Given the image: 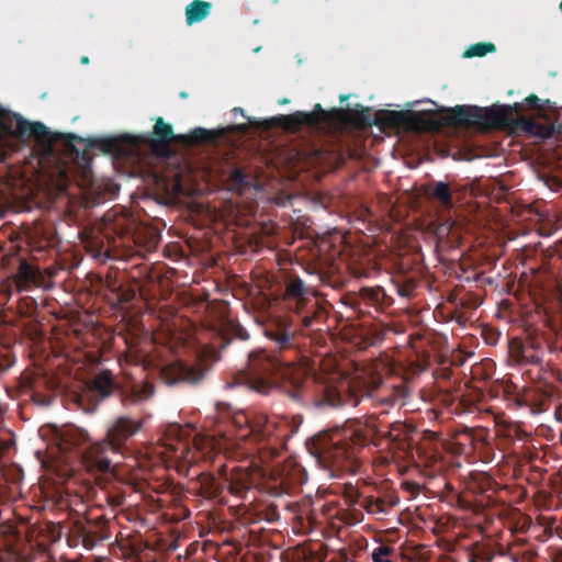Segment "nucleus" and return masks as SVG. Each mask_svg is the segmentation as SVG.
<instances>
[{
  "instance_id": "1",
  "label": "nucleus",
  "mask_w": 562,
  "mask_h": 562,
  "mask_svg": "<svg viewBox=\"0 0 562 562\" xmlns=\"http://www.w3.org/2000/svg\"><path fill=\"white\" fill-rule=\"evenodd\" d=\"M32 132V126L25 122H11L8 127L0 132V143L9 150H15L25 136L31 135Z\"/></svg>"
},
{
  "instance_id": "2",
  "label": "nucleus",
  "mask_w": 562,
  "mask_h": 562,
  "mask_svg": "<svg viewBox=\"0 0 562 562\" xmlns=\"http://www.w3.org/2000/svg\"><path fill=\"white\" fill-rule=\"evenodd\" d=\"M202 375L203 372L200 369L190 368L181 362L173 363L162 370V379L169 384L181 380L196 382Z\"/></svg>"
},
{
  "instance_id": "3",
  "label": "nucleus",
  "mask_w": 562,
  "mask_h": 562,
  "mask_svg": "<svg viewBox=\"0 0 562 562\" xmlns=\"http://www.w3.org/2000/svg\"><path fill=\"white\" fill-rule=\"evenodd\" d=\"M139 426L128 419L120 418L109 430L108 441L112 449H116L125 439L135 434Z\"/></svg>"
},
{
  "instance_id": "4",
  "label": "nucleus",
  "mask_w": 562,
  "mask_h": 562,
  "mask_svg": "<svg viewBox=\"0 0 562 562\" xmlns=\"http://www.w3.org/2000/svg\"><path fill=\"white\" fill-rule=\"evenodd\" d=\"M210 3L195 0L187 7L186 18L188 24H193L205 19L210 13Z\"/></svg>"
},
{
  "instance_id": "5",
  "label": "nucleus",
  "mask_w": 562,
  "mask_h": 562,
  "mask_svg": "<svg viewBox=\"0 0 562 562\" xmlns=\"http://www.w3.org/2000/svg\"><path fill=\"white\" fill-rule=\"evenodd\" d=\"M111 378L106 373L99 374L92 384V391L98 392L102 397L111 392Z\"/></svg>"
},
{
  "instance_id": "6",
  "label": "nucleus",
  "mask_w": 562,
  "mask_h": 562,
  "mask_svg": "<svg viewBox=\"0 0 562 562\" xmlns=\"http://www.w3.org/2000/svg\"><path fill=\"white\" fill-rule=\"evenodd\" d=\"M154 133L161 143H169L173 139L171 126L165 123L162 119L157 120Z\"/></svg>"
},
{
  "instance_id": "7",
  "label": "nucleus",
  "mask_w": 562,
  "mask_h": 562,
  "mask_svg": "<svg viewBox=\"0 0 562 562\" xmlns=\"http://www.w3.org/2000/svg\"><path fill=\"white\" fill-rule=\"evenodd\" d=\"M36 270L34 267L23 262L20 266L18 282L20 286H26L29 283L35 280Z\"/></svg>"
},
{
  "instance_id": "8",
  "label": "nucleus",
  "mask_w": 562,
  "mask_h": 562,
  "mask_svg": "<svg viewBox=\"0 0 562 562\" xmlns=\"http://www.w3.org/2000/svg\"><path fill=\"white\" fill-rule=\"evenodd\" d=\"M151 394L153 387L148 383L134 384L131 389V396L134 402L147 400Z\"/></svg>"
},
{
  "instance_id": "9",
  "label": "nucleus",
  "mask_w": 562,
  "mask_h": 562,
  "mask_svg": "<svg viewBox=\"0 0 562 562\" xmlns=\"http://www.w3.org/2000/svg\"><path fill=\"white\" fill-rule=\"evenodd\" d=\"M432 194L442 203L448 204L450 202V193L447 184L438 182L434 187Z\"/></svg>"
},
{
  "instance_id": "10",
  "label": "nucleus",
  "mask_w": 562,
  "mask_h": 562,
  "mask_svg": "<svg viewBox=\"0 0 562 562\" xmlns=\"http://www.w3.org/2000/svg\"><path fill=\"white\" fill-rule=\"evenodd\" d=\"M493 50H494L493 44H476L469 48V50L467 52V55L468 56H484L488 52H493Z\"/></svg>"
},
{
  "instance_id": "11",
  "label": "nucleus",
  "mask_w": 562,
  "mask_h": 562,
  "mask_svg": "<svg viewBox=\"0 0 562 562\" xmlns=\"http://www.w3.org/2000/svg\"><path fill=\"white\" fill-rule=\"evenodd\" d=\"M78 432L75 429H61L57 431V436L65 445H76L78 442L76 438Z\"/></svg>"
},
{
  "instance_id": "12",
  "label": "nucleus",
  "mask_w": 562,
  "mask_h": 562,
  "mask_svg": "<svg viewBox=\"0 0 562 562\" xmlns=\"http://www.w3.org/2000/svg\"><path fill=\"white\" fill-rule=\"evenodd\" d=\"M390 554V549L387 547H379L372 553V559L374 562H390L387 557Z\"/></svg>"
},
{
  "instance_id": "13",
  "label": "nucleus",
  "mask_w": 562,
  "mask_h": 562,
  "mask_svg": "<svg viewBox=\"0 0 562 562\" xmlns=\"http://www.w3.org/2000/svg\"><path fill=\"white\" fill-rule=\"evenodd\" d=\"M303 292V285L300 281H295L289 284L288 294L291 296H299Z\"/></svg>"
},
{
  "instance_id": "14",
  "label": "nucleus",
  "mask_w": 562,
  "mask_h": 562,
  "mask_svg": "<svg viewBox=\"0 0 562 562\" xmlns=\"http://www.w3.org/2000/svg\"><path fill=\"white\" fill-rule=\"evenodd\" d=\"M537 131H535L533 133H536L537 135L541 136V137H548L550 136V130L546 126H536Z\"/></svg>"
},
{
  "instance_id": "15",
  "label": "nucleus",
  "mask_w": 562,
  "mask_h": 562,
  "mask_svg": "<svg viewBox=\"0 0 562 562\" xmlns=\"http://www.w3.org/2000/svg\"><path fill=\"white\" fill-rule=\"evenodd\" d=\"M99 469L102 471H106L109 469L110 462L106 460H100L98 462Z\"/></svg>"
},
{
  "instance_id": "16",
  "label": "nucleus",
  "mask_w": 562,
  "mask_h": 562,
  "mask_svg": "<svg viewBox=\"0 0 562 562\" xmlns=\"http://www.w3.org/2000/svg\"><path fill=\"white\" fill-rule=\"evenodd\" d=\"M536 100H537V98H536V97L527 98V102H530V103H531V102H533V101H536Z\"/></svg>"
},
{
  "instance_id": "17",
  "label": "nucleus",
  "mask_w": 562,
  "mask_h": 562,
  "mask_svg": "<svg viewBox=\"0 0 562 562\" xmlns=\"http://www.w3.org/2000/svg\"><path fill=\"white\" fill-rule=\"evenodd\" d=\"M235 177L238 181H241V175L239 172H235Z\"/></svg>"
},
{
  "instance_id": "18",
  "label": "nucleus",
  "mask_w": 562,
  "mask_h": 562,
  "mask_svg": "<svg viewBox=\"0 0 562 562\" xmlns=\"http://www.w3.org/2000/svg\"><path fill=\"white\" fill-rule=\"evenodd\" d=\"M81 61H82L83 64H87V63H88V58H87V57H83V58L81 59Z\"/></svg>"
},
{
  "instance_id": "19",
  "label": "nucleus",
  "mask_w": 562,
  "mask_h": 562,
  "mask_svg": "<svg viewBox=\"0 0 562 562\" xmlns=\"http://www.w3.org/2000/svg\"><path fill=\"white\" fill-rule=\"evenodd\" d=\"M529 130L533 132V125L530 123Z\"/></svg>"
}]
</instances>
